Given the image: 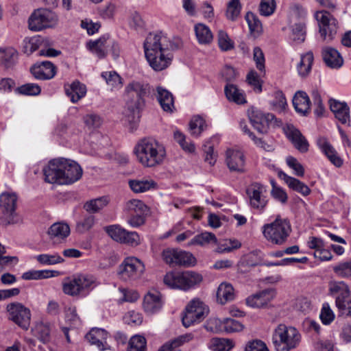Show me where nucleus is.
<instances>
[{
	"label": "nucleus",
	"mask_w": 351,
	"mask_h": 351,
	"mask_svg": "<svg viewBox=\"0 0 351 351\" xmlns=\"http://www.w3.org/2000/svg\"><path fill=\"white\" fill-rule=\"evenodd\" d=\"M290 221L278 215L275 220L262 227L265 239L273 245H282L286 243L291 232Z\"/></svg>",
	"instance_id": "nucleus-5"
},
{
	"label": "nucleus",
	"mask_w": 351,
	"mask_h": 351,
	"mask_svg": "<svg viewBox=\"0 0 351 351\" xmlns=\"http://www.w3.org/2000/svg\"><path fill=\"white\" fill-rule=\"evenodd\" d=\"M221 324L223 329L227 332H234L242 330L243 326L237 320L227 318L223 320L222 323L219 319L213 318L210 319L208 321L206 328L207 330L210 331H217L220 328H218V325Z\"/></svg>",
	"instance_id": "nucleus-21"
},
{
	"label": "nucleus",
	"mask_w": 351,
	"mask_h": 351,
	"mask_svg": "<svg viewBox=\"0 0 351 351\" xmlns=\"http://www.w3.org/2000/svg\"><path fill=\"white\" fill-rule=\"evenodd\" d=\"M125 210L128 215H145L147 207L142 201L134 199L126 203Z\"/></svg>",
	"instance_id": "nucleus-42"
},
{
	"label": "nucleus",
	"mask_w": 351,
	"mask_h": 351,
	"mask_svg": "<svg viewBox=\"0 0 351 351\" xmlns=\"http://www.w3.org/2000/svg\"><path fill=\"white\" fill-rule=\"evenodd\" d=\"M36 259L38 263L42 265H55L64 262L63 258H62L58 254H39L36 257Z\"/></svg>",
	"instance_id": "nucleus-48"
},
{
	"label": "nucleus",
	"mask_w": 351,
	"mask_h": 351,
	"mask_svg": "<svg viewBox=\"0 0 351 351\" xmlns=\"http://www.w3.org/2000/svg\"><path fill=\"white\" fill-rule=\"evenodd\" d=\"M108 204V198L106 197H101L86 202L84 208L88 213H95L103 209Z\"/></svg>",
	"instance_id": "nucleus-41"
},
{
	"label": "nucleus",
	"mask_w": 351,
	"mask_h": 351,
	"mask_svg": "<svg viewBox=\"0 0 351 351\" xmlns=\"http://www.w3.org/2000/svg\"><path fill=\"white\" fill-rule=\"evenodd\" d=\"M278 176L280 179L283 180L286 182L290 189L293 191H295L305 196L310 193L311 190L308 186L299 180L287 175L281 170L278 171Z\"/></svg>",
	"instance_id": "nucleus-28"
},
{
	"label": "nucleus",
	"mask_w": 351,
	"mask_h": 351,
	"mask_svg": "<svg viewBox=\"0 0 351 351\" xmlns=\"http://www.w3.org/2000/svg\"><path fill=\"white\" fill-rule=\"evenodd\" d=\"M328 293L335 299V305L341 306L343 300L350 295L348 285L343 281H332L328 285Z\"/></svg>",
	"instance_id": "nucleus-20"
},
{
	"label": "nucleus",
	"mask_w": 351,
	"mask_h": 351,
	"mask_svg": "<svg viewBox=\"0 0 351 351\" xmlns=\"http://www.w3.org/2000/svg\"><path fill=\"white\" fill-rule=\"evenodd\" d=\"M234 298V289L231 284L223 282L221 283L217 291V301L224 304L228 302L233 300Z\"/></svg>",
	"instance_id": "nucleus-36"
},
{
	"label": "nucleus",
	"mask_w": 351,
	"mask_h": 351,
	"mask_svg": "<svg viewBox=\"0 0 351 351\" xmlns=\"http://www.w3.org/2000/svg\"><path fill=\"white\" fill-rule=\"evenodd\" d=\"M217 41L219 47L222 51H227L234 48V42L229 38L228 34L223 30L218 32Z\"/></svg>",
	"instance_id": "nucleus-49"
},
{
	"label": "nucleus",
	"mask_w": 351,
	"mask_h": 351,
	"mask_svg": "<svg viewBox=\"0 0 351 351\" xmlns=\"http://www.w3.org/2000/svg\"><path fill=\"white\" fill-rule=\"evenodd\" d=\"M61 158L51 160L46 165L43 172L45 176V181L50 184H58L62 185V171Z\"/></svg>",
	"instance_id": "nucleus-17"
},
{
	"label": "nucleus",
	"mask_w": 351,
	"mask_h": 351,
	"mask_svg": "<svg viewBox=\"0 0 351 351\" xmlns=\"http://www.w3.org/2000/svg\"><path fill=\"white\" fill-rule=\"evenodd\" d=\"M31 73L38 80H49L56 73V68L49 61H44L40 64H35L31 68Z\"/></svg>",
	"instance_id": "nucleus-23"
},
{
	"label": "nucleus",
	"mask_w": 351,
	"mask_h": 351,
	"mask_svg": "<svg viewBox=\"0 0 351 351\" xmlns=\"http://www.w3.org/2000/svg\"><path fill=\"white\" fill-rule=\"evenodd\" d=\"M105 43L104 39H98L93 42L88 43L89 48L95 53L97 56L99 58H104L106 55L105 50Z\"/></svg>",
	"instance_id": "nucleus-54"
},
{
	"label": "nucleus",
	"mask_w": 351,
	"mask_h": 351,
	"mask_svg": "<svg viewBox=\"0 0 351 351\" xmlns=\"http://www.w3.org/2000/svg\"><path fill=\"white\" fill-rule=\"evenodd\" d=\"M76 278L81 294L84 292H86L85 294L89 293L90 290L99 285L96 278L92 275L80 274L76 276Z\"/></svg>",
	"instance_id": "nucleus-35"
},
{
	"label": "nucleus",
	"mask_w": 351,
	"mask_h": 351,
	"mask_svg": "<svg viewBox=\"0 0 351 351\" xmlns=\"http://www.w3.org/2000/svg\"><path fill=\"white\" fill-rule=\"evenodd\" d=\"M313 62V54L311 51L301 56V60L298 64V73L302 77L306 76L311 69Z\"/></svg>",
	"instance_id": "nucleus-39"
},
{
	"label": "nucleus",
	"mask_w": 351,
	"mask_h": 351,
	"mask_svg": "<svg viewBox=\"0 0 351 351\" xmlns=\"http://www.w3.org/2000/svg\"><path fill=\"white\" fill-rule=\"evenodd\" d=\"M318 145L329 160L337 167L343 165V160L338 156L334 147L326 139L318 141Z\"/></svg>",
	"instance_id": "nucleus-32"
},
{
	"label": "nucleus",
	"mask_w": 351,
	"mask_h": 351,
	"mask_svg": "<svg viewBox=\"0 0 351 351\" xmlns=\"http://www.w3.org/2000/svg\"><path fill=\"white\" fill-rule=\"evenodd\" d=\"M58 22V17L55 12L48 9H38L30 15L28 26L30 30L39 32L56 27Z\"/></svg>",
	"instance_id": "nucleus-8"
},
{
	"label": "nucleus",
	"mask_w": 351,
	"mask_h": 351,
	"mask_svg": "<svg viewBox=\"0 0 351 351\" xmlns=\"http://www.w3.org/2000/svg\"><path fill=\"white\" fill-rule=\"evenodd\" d=\"M161 256L163 261L172 267H191L196 263V259L191 253L178 249H165Z\"/></svg>",
	"instance_id": "nucleus-9"
},
{
	"label": "nucleus",
	"mask_w": 351,
	"mask_h": 351,
	"mask_svg": "<svg viewBox=\"0 0 351 351\" xmlns=\"http://www.w3.org/2000/svg\"><path fill=\"white\" fill-rule=\"evenodd\" d=\"M15 92L19 95L36 96L41 92L40 87L36 84H25L15 89Z\"/></svg>",
	"instance_id": "nucleus-47"
},
{
	"label": "nucleus",
	"mask_w": 351,
	"mask_h": 351,
	"mask_svg": "<svg viewBox=\"0 0 351 351\" xmlns=\"http://www.w3.org/2000/svg\"><path fill=\"white\" fill-rule=\"evenodd\" d=\"M51 239H64L70 234V228L64 223H54L47 232Z\"/></svg>",
	"instance_id": "nucleus-34"
},
{
	"label": "nucleus",
	"mask_w": 351,
	"mask_h": 351,
	"mask_svg": "<svg viewBox=\"0 0 351 351\" xmlns=\"http://www.w3.org/2000/svg\"><path fill=\"white\" fill-rule=\"evenodd\" d=\"M315 17L318 22L319 33L324 40L331 41L337 34V21L328 11L322 10L315 13Z\"/></svg>",
	"instance_id": "nucleus-10"
},
{
	"label": "nucleus",
	"mask_w": 351,
	"mask_h": 351,
	"mask_svg": "<svg viewBox=\"0 0 351 351\" xmlns=\"http://www.w3.org/2000/svg\"><path fill=\"white\" fill-rule=\"evenodd\" d=\"M306 27L303 23H295L292 27V38L299 43L305 40Z\"/></svg>",
	"instance_id": "nucleus-52"
},
{
	"label": "nucleus",
	"mask_w": 351,
	"mask_h": 351,
	"mask_svg": "<svg viewBox=\"0 0 351 351\" xmlns=\"http://www.w3.org/2000/svg\"><path fill=\"white\" fill-rule=\"evenodd\" d=\"M293 105L298 113L306 115L310 111L311 101L305 92L298 91L293 98Z\"/></svg>",
	"instance_id": "nucleus-30"
},
{
	"label": "nucleus",
	"mask_w": 351,
	"mask_h": 351,
	"mask_svg": "<svg viewBox=\"0 0 351 351\" xmlns=\"http://www.w3.org/2000/svg\"><path fill=\"white\" fill-rule=\"evenodd\" d=\"M164 283L173 289L188 290L202 281L201 274L195 271L169 272L164 277Z\"/></svg>",
	"instance_id": "nucleus-6"
},
{
	"label": "nucleus",
	"mask_w": 351,
	"mask_h": 351,
	"mask_svg": "<svg viewBox=\"0 0 351 351\" xmlns=\"http://www.w3.org/2000/svg\"><path fill=\"white\" fill-rule=\"evenodd\" d=\"M95 223V217L93 215H88L85 217L82 221L77 222L76 226L77 231L80 233H84L89 230Z\"/></svg>",
	"instance_id": "nucleus-58"
},
{
	"label": "nucleus",
	"mask_w": 351,
	"mask_h": 351,
	"mask_svg": "<svg viewBox=\"0 0 351 351\" xmlns=\"http://www.w3.org/2000/svg\"><path fill=\"white\" fill-rule=\"evenodd\" d=\"M287 165L291 168L297 176L302 177L304 174V169L303 166L293 156H288L286 159Z\"/></svg>",
	"instance_id": "nucleus-60"
},
{
	"label": "nucleus",
	"mask_w": 351,
	"mask_h": 351,
	"mask_svg": "<svg viewBox=\"0 0 351 351\" xmlns=\"http://www.w3.org/2000/svg\"><path fill=\"white\" fill-rule=\"evenodd\" d=\"M108 337V332L101 328H93L86 335V338L92 345H95L101 351L105 350L104 343Z\"/></svg>",
	"instance_id": "nucleus-31"
},
{
	"label": "nucleus",
	"mask_w": 351,
	"mask_h": 351,
	"mask_svg": "<svg viewBox=\"0 0 351 351\" xmlns=\"http://www.w3.org/2000/svg\"><path fill=\"white\" fill-rule=\"evenodd\" d=\"M276 8L274 0H261L259 6L260 13L263 16H268L272 14Z\"/></svg>",
	"instance_id": "nucleus-57"
},
{
	"label": "nucleus",
	"mask_w": 351,
	"mask_h": 351,
	"mask_svg": "<svg viewBox=\"0 0 351 351\" xmlns=\"http://www.w3.org/2000/svg\"><path fill=\"white\" fill-rule=\"evenodd\" d=\"M145 270L144 264L135 257H128L119 267L118 274L123 280H136Z\"/></svg>",
	"instance_id": "nucleus-12"
},
{
	"label": "nucleus",
	"mask_w": 351,
	"mask_h": 351,
	"mask_svg": "<svg viewBox=\"0 0 351 351\" xmlns=\"http://www.w3.org/2000/svg\"><path fill=\"white\" fill-rule=\"evenodd\" d=\"M143 308L149 314L160 311L162 306L160 293L157 291L148 292L144 297Z\"/></svg>",
	"instance_id": "nucleus-27"
},
{
	"label": "nucleus",
	"mask_w": 351,
	"mask_h": 351,
	"mask_svg": "<svg viewBox=\"0 0 351 351\" xmlns=\"http://www.w3.org/2000/svg\"><path fill=\"white\" fill-rule=\"evenodd\" d=\"M241 5L239 0H231L227 5L226 16L231 21H234L240 14Z\"/></svg>",
	"instance_id": "nucleus-50"
},
{
	"label": "nucleus",
	"mask_w": 351,
	"mask_h": 351,
	"mask_svg": "<svg viewBox=\"0 0 351 351\" xmlns=\"http://www.w3.org/2000/svg\"><path fill=\"white\" fill-rule=\"evenodd\" d=\"M271 341L276 351H290L298 346L301 335L295 327L280 324L274 330Z\"/></svg>",
	"instance_id": "nucleus-4"
},
{
	"label": "nucleus",
	"mask_w": 351,
	"mask_h": 351,
	"mask_svg": "<svg viewBox=\"0 0 351 351\" xmlns=\"http://www.w3.org/2000/svg\"><path fill=\"white\" fill-rule=\"evenodd\" d=\"M10 319L23 329L27 330L30 325V310L21 303H12L7 306Z\"/></svg>",
	"instance_id": "nucleus-13"
},
{
	"label": "nucleus",
	"mask_w": 351,
	"mask_h": 351,
	"mask_svg": "<svg viewBox=\"0 0 351 351\" xmlns=\"http://www.w3.org/2000/svg\"><path fill=\"white\" fill-rule=\"evenodd\" d=\"M18 197L14 193L5 192L0 195V225L8 226L18 222L16 209Z\"/></svg>",
	"instance_id": "nucleus-7"
},
{
	"label": "nucleus",
	"mask_w": 351,
	"mask_h": 351,
	"mask_svg": "<svg viewBox=\"0 0 351 351\" xmlns=\"http://www.w3.org/2000/svg\"><path fill=\"white\" fill-rule=\"evenodd\" d=\"M134 152L138 161L145 167H154L162 163L166 151L162 145L152 138H144L136 145Z\"/></svg>",
	"instance_id": "nucleus-2"
},
{
	"label": "nucleus",
	"mask_w": 351,
	"mask_h": 351,
	"mask_svg": "<svg viewBox=\"0 0 351 351\" xmlns=\"http://www.w3.org/2000/svg\"><path fill=\"white\" fill-rule=\"evenodd\" d=\"M247 81L248 84L253 87L255 91L258 93H261L262 91L261 82L256 71H251L247 75Z\"/></svg>",
	"instance_id": "nucleus-62"
},
{
	"label": "nucleus",
	"mask_w": 351,
	"mask_h": 351,
	"mask_svg": "<svg viewBox=\"0 0 351 351\" xmlns=\"http://www.w3.org/2000/svg\"><path fill=\"white\" fill-rule=\"evenodd\" d=\"M152 92L151 86L146 83L133 80L125 87V105L133 114L134 119L140 117V112L145 106V97Z\"/></svg>",
	"instance_id": "nucleus-3"
},
{
	"label": "nucleus",
	"mask_w": 351,
	"mask_h": 351,
	"mask_svg": "<svg viewBox=\"0 0 351 351\" xmlns=\"http://www.w3.org/2000/svg\"><path fill=\"white\" fill-rule=\"evenodd\" d=\"M248 117L254 129L261 134L267 132L269 123L275 119L273 114H265L261 110L254 108L248 111Z\"/></svg>",
	"instance_id": "nucleus-16"
},
{
	"label": "nucleus",
	"mask_w": 351,
	"mask_h": 351,
	"mask_svg": "<svg viewBox=\"0 0 351 351\" xmlns=\"http://www.w3.org/2000/svg\"><path fill=\"white\" fill-rule=\"evenodd\" d=\"M209 309L202 301L195 299L186 306L184 315L182 321L183 325L187 328L202 322L208 314Z\"/></svg>",
	"instance_id": "nucleus-11"
},
{
	"label": "nucleus",
	"mask_w": 351,
	"mask_h": 351,
	"mask_svg": "<svg viewBox=\"0 0 351 351\" xmlns=\"http://www.w3.org/2000/svg\"><path fill=\"white\" fill-rule=\"evenodd\" d=\"M129 186L134 193H144L152 189H155L156 183L152 180H132Z\"/></svg>",
	"instance_id": "nucleus-38"
},
{
	"label": "nucleus",
	"mask_w": 351,
	"mask_h": 351,
	"mask_svg": "<svg viewBox=\"0 0 351 351\" xmlns=\"http://www.w3.org/2000/svg\"><path fill=\"white\" fill-rule=\"evenodd\" d=\"M174 138L180 144L182 148L189 153L195 152V147L191 142H186L184 135L179 131L174 132Z\"/></svg>",
	"instance_id": "nucleus-56"
},
{
	"label": "nucleus",
	"mask_w": 351,
	"mask_h": 351,
	"mask_svg": "<svg viewBox=\"0 0 351 351\" xmlns=\"http://www.w3.org/2000/svg\"><path fill=\"white\" fill-rule=\"evenodd\" d=\"M210 242H217L215 235L213 233L205 232L195 236L189 243V245H199L202 246Z\"/></svg>",
	"instance_id": "nucleus-43"
},
{
	"label": "nucleus",
	"mask_w": 351,
	"mask_h": 351,
	"mask_svg": "<svg viewBox=\"0 0 351 351\" xmlns=\"http://www.w3.org/2000/svg\"><path fill=\"white\" fill-rule=\"evenodd\" d=\"M322 55L324 62L330 68L339 69L343 64V59L341 55L333 47H324L322 51Z\"/></svg>",
	"instance_id": "nucleus-24"
},
{
	"label": "nucleus",
	"mask_w": 351,
	"mask_h": 351,
	"mask_svg": "<svg viewBox=\"0 0 351 351\" xmlns=\"http://www.w3.org/2000/svg\"><path fill=\"white\" fill-rule=\"evenodd\" d=\"M17 53L13 48L0 49V64L6 68L11 67L16 62Z\"/></svg>",
	"instance_id": "nucleus-40"
},
{
	"label": "nucleus",
	"mask_w": 351,
	"mask_h": 351,
	"mask_svg": "<svg viewBox=\"0 0 351 351\" xmlns=\"http://www.w3.org/2000/svg\"><path fill=\"white\" fill-rule=\"evenodd\" d=\"M66 95L72 103H76L86 94V87L80 82L75 80L64 87Z\"/></svg>",
	"instance_id": "nucleus-29"
},
{
	"label": "nucleus",
	"mask_w": 351,
	"mask_h": 351,
	"mask_svg": "<svg viewBox=\"0 0 351 351\" xmlns=\"http://www.w3.org/2000/svg\"><path fill=\"white\" fill-rule=\"evenodd\" d=\"M245 351H269L265 343L261 340L249 341Z\"/></svg>",
	"instance_id": "nucleus-64"
},
{
	"label": "nucleus",
	"mask_w": 351,
	"mask_h": 351,
	"mask_svg": "<svg viewBox=\"0 0 351 351\" xmlns=\"http://www.w3.org/2000/svg\"><path fill=\"white\" fill-rule=\"evenodd\" d=\"M226 162L231 171L243 173L245 171V156L239 150L229 149L226 151Z\"/></svg>",
	"instance_id": "nucleus-22"
},
{
	"label": "nucleus",
	"mask_w": 351,
	"mask_h": 351,
	"mask_svg": "<svg viewBox=\"0 0 351 351\" xmlns=\"http://www.w3.org/2000/svg\"><path fill=\"white\" fill-rule=\"evenodd\" d=\"M156 97L162 109L169 113L173 112L175 109L173 97L168 90L157 86L156 89Z\"/></svg>",
	"instance_id": "nucleus-26"
},
{
	"label": "nucleus",
	"mask_w": 351,
	"mask_h": 351,
	"mask_svg": "<svg viewBox=\"0 0 351 351\" xmlns=\"http://www.w3.org/2000/svg\"><path fill=\"white\" fill-rule=\"evenodd\" d=\"M101 77L106 80L108 85L114 88H119L122 86V78L115 71H106L101 73Z\"/></svg>",
	"instance_id": "nucleus-44"
},
{
	"label": "nucleus",
	"mask_w": 351,
	"mask_h": 351,
	"mask_svg": "<svg viewBox=\"0 0 351 351\" xmlns=\"http://www.w3.org/2000/svg\"><path fill=\"white\" fill-rule=\"evenodd\" d=\"M283 131L296 149L301 153H305L308 150L309 144L307 140L295 126L287 125L283 128Z\"/></svg>",
	"instance_id": "nucleus-18"
},
{
	"label": "nucleus",
	"mask_w": 351,
	"mask_h": 351,
	"mask_svg": "<svg viewBox=\"0 0 351 351\" xmlns=\"http://www.w3.org/2000/svg\"><path fill=\"white\" fill-rule=\"evenodd\" d=\"M253 59L256 63V68L260 71H264L265 60L264 53L260 47H256L254 48Z\"/></svg>",
	"instance_id": "nucleus-59"
},
{
	"label": "nucleus",
	"mask_w": 351,
	"mask_h": 351,
	"mask_svg": "<svg viewBox=\"0 0 351 351\" xmlns=\"http://www.w3.org/2000/svg\"><path fill=\"white\" fill-rule=\"evenodd\" d=\"M276 291L274 289H267L246 299L248 306L253 308H263L266 306L275 297Z\"/></svg>",
	"instance_id": "nucleus-19"
},
{
	"label": "nucleus",
	"mask_w": 351,
	"mask_h": 351,
	"mask_svg": "<svg viewBox=\"0 0 351 351\" xmlns=\"http://www.w3.org/2000/svg\"><path fill=\"white\" fill-rule=\"evenodd\" d=\"M213 346L217 351H229L234 346L231 340L227 339H213Z\"/></svg>",
	"instance_id": "nucleus-61"
},
{
	"label": "nucleus",
	"mask_w": 351,
	"mask_h": 351,
	"mask_svg": "<svg viewBox=\"0 0 351 351\" xmlns=\"http://www.w3.org/2000/svg\"><path fill=\"white\" fill-rule=\"evenodd\" d=\"M245 19L252 33L259 34L261 32L262 24L257 16L252 12H247L245 16Z\"/></svg>",
	"instance_id": "nucleus-51"
},
{
	"label": "nucleus",
	"mask_w": 351,
	"mask_h": 351,
	"mask_svg": "<svg viewBox=\"0 0 351 351\" xmlns=\"http://www.w3.org/2000/svg\"><path fill=\"white\" fill-rule=\"evenodd\" d=\"M206 128L205 121L200 116L193 117L189 123L191 134L196 136H198Z\"/></svg>",
	"instance_id": "nucleus-45"
},
{
	"label": "nucleus",
	"mask_w": 351,
	"mask_h": 351,
	"mask_svg": "<svg viewBox=\"0 0 351 351\" xmlns=\"http://www.w3.org/2000/svg\"><path fill=\"white\" fill-rule=\"evenodd\" d=\"M62 289L65 294L71 296H77L81 295L76 276H75L72 280H70L69 282L64 283Z\"/></svg>",
	"instance_id": "nucleus-53"
},
{
	"label": "nucleus",
	"mask_w": 351,
	"mask_h": 351,
	"mask_svg": "<svg viewBox=\"0 0 351 351\" xmlns=\"http://www.w3.org/2000/svg\"><path fill=\"white\" fill-rule=\"evenodd\" d=\"M195 32L196 38L200 44H210L213 39V34L209 27L202 23H199L195 26Z\"/></svg>",
	"instance_id": "nucleus-37"
},
{
	"label": "nucleus",
	"mask_w": 351,
	"mask_h": 351,
	"mask_svg": "<svg viewBox=\"0 0 351 351\" xmlns=\"http://www.w3.org/2000/svg\"><path fill=\"white\" fill-rule=\"evenodd\" d=\"M265 188L259 183L252 184L247 189V193L250 198V203L253 208L263 210L267 204V199L264 193Z\"/></svg>",
	"instance_id": "nucleus-15"
},
{
	"label": "nucleus",
	"mask_w": 351,
	"mask_h": 351,
	"mask_svg": "<svg viewBox=\"0 0 351 351\" xmlns=\"http://www.w3.org/2000/svg\"><path fill=\"white\" fill-rule=\"evenodd\" d=\"M104 229L113 240L121 243L122 242V240L125 239V234L127 231L119 225L108 226L105 227Z\"/></svg>",
	"instance_id": "nucleus-46"
},
{
	"label": "nucleus",
	"mask_w": 351,
	"mask_h": 351,
	"mask_svg": "<svg viewBox=\"0 0 351 351\" xmlns=\"http://www.w3.org/2000/svg\"><path fill=\"white\" fill-rule=\"evenodd\" d=\"M224 92L227 99L230 101L234 102L237 104L246 103L243 92L239 89L234 84L227 83L224 88Z\"/></svg>",
	"instance_id": "nucleus-33"
},
{
	"label": "nucleus",
	"mask_w": 351,
	"mask_h": 351,
	"mask_svg": "<svg viewBox=\"0 0 351 351\" xmlns=\"http://www.w3.org/2000/svg\"><path fill=\"white\" fill-rule=\"evenodd\" d=\"M329 105L336 119L342 124H349L350 109L346 103L331 99L329 100Z\"/></svg>",
	"instance_id": "nucleus-25"
},
{
	"label": "nucleus",
	"mask_w": 351,
	"mask_h": 351,
	"mask_svg": "<svg viewBox=\"0 0 351 351\" xmlns=\"http://www.w3.org/2000/svg\"><path fill=\"white\" fill-rule=\"evenodd\" d=\"M143 47L146 59L154 70L160 71L170 65L173 56L169 51L175 48L162 33H149Z\"/></svg>",
	"instance_id": "nucleus-1"
},
{
	"label": "nucleus",
	"mask_w": 351,
	"mask_h": 351,
	"mask_svg": "<svg viewBox=\"0 0 351 351\" xmlns=\"http://www.w3.org/2000/svg\"><path fill=\"white\" fill-rule=\"evenodd\" d=\"M333 271L340 277H351V261L337 264L333 267Z\"/></svg>",
	"instance_id": "nucleus-55"
},
{
	"label": "nucleus",
	"mask_w": 351,
	"mask_h": 351,
	"mask_svg": "<svg viewBox=\"0 0 351 351\" xmlns=\"http://www.w3.org/2000/svg\"><path fill=\"white\" fill-rule=\"evenodd\" d=\"M320 319L324 324H330L335 319V315L327 303L323 304Z\"/></svg>",
	"instance_id": "nucleus-63"
},
{
	"label": "nucleus",
	"mask_w": 351,
	"mask_h": 351,
	"mask_svg": "<svg viewBox=\"0 0 351 351\" xmlns=\"http://www.w3.org/2000/svg\"><path fill=\"white\" fill-rule=\"evenodd\" d=\"M62 184H71L79 180L82 176L81 167L74 160L61 158Z\"/></svg>",
	"instance_id": "nucleus-14"
}]
</instances>
